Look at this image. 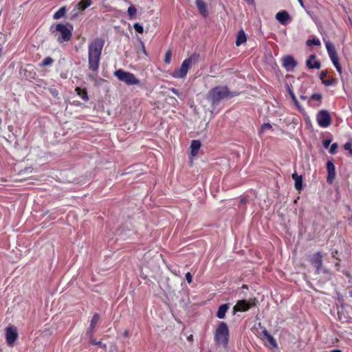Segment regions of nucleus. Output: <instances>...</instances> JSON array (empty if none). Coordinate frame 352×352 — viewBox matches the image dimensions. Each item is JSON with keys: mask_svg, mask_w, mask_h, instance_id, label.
Returning a JSON list of instances; mask_svg holds the SVG:
<instances>
[{"mask_svg": "<svg viewBox=\"0 0 352 352\" xmlns=\"http://www.w3.org/2000/svg\"><path fill=\"white\" fill-rule=\"evenodd\" d=\"M103 45L104 41L102 39H96L89 45V70L93 72L98 70Z\"/></svg>", "mask_w": 352, "mask_h": 352, "instance_id": "f257e3e1", "label": "nucleus"}, {"mask_svg": "<svg viewBox=\"0 0 352 352\" xmlns=\"http://www.w3.org/2000/svg\"><path fill=\"white\" fill-rule=\"evenodd\" d=\"M50 30L54 34V36L56 38L58 41L61 43L71 39L73 26L68 23L65 24L58 23L52 25Z\"/></svg>", "mask_w": 352, "mask_h": 352, "instance_id": "f03ea898", "label": "nucleus"}, {"mask_svg": "<svg viewBox=\"0 0 352 352\" xmlns=\"http://www.w3.org/2000/svg\"><path fill=\"white\" fill-rule=\"evenodd\" d=\"M236 94L231 93L225 86H219L212 89L208 94V99L212 105L218 104L221 100L230 98Z\"/></svg>", "mask_w": 352, "mask_h": 352, "instance_id": "7ed1b4c3", "label": "nucleus"}, {"mask_svg": "<svg viewBox=\"0 0 352 352\" xmlns=\"http://www.w3.org/2000/svg\"><path fill=\"white\" fill-rule=\"evenodd\" d=\"M214 342L217 346L227 349L229 341V329L227 324L220 322L214 332Z\"/></svg>", "mask_w": 352, "mask_h": 352, "instance_id": "20e7f679", "label": "nucleus"}, {"mask_svg": "<svg viewBox=\"0 0 352 352\" xmlns=\"http://www.w3.org/2000/svg\"><path fill=\"white\" fill-rule=\"evenodd\" d=\"M199 55L194 54L191 55L190 57L186 58L183 62L180 67V68L177 70H175L173 72L172 76L175 78H184L189 69L191 67L192 65L198 61Z\"/></svg>", "mask_w": 352, "mask_h": 352, "instance_id": "39448f33", "label": "nucleus"}, {"mask_svg": "<svg viewBox=\"0 0 352 352\" xmlns=\"http://www.w3.org/2000/svg\"><path fill=\"white\" fill-rule=\"evenodd\" d=\"M114 76L120 80L127 85H139L140 80L135 76L129 72H126L122 69H118L114 72Z\"/></svg>", "mask_w": 352, "mask_h": 352, "instance_id": "423d86ee", "label": "nucleus"}, {"mask_svg": "<svg viewBox=\"0 0 352 352\" xmlns=\"http://www.w3.org/2000/svg\"><path fill=\"white\" fill-rule=\"evenodd\" d=\"M5 331L6 342L9 346H12L19 336L17 329L13 325H9L6 328Z\"/></svg>", "mask_w": 352, "mask_h": 352, "instance_id": "0eeeda50", "label": "nucleus"}, {"mask_svg": "<svg viewBox=\"0 0 352 352\" xmlns=\"http://www.w3.org/2000/svg\"><path fill=\"white\" fill-rule=\"evenodd\" d=\"M316 120L318 125L323 128L328 127L331 121L330 114L327 110L320 111L316 116Z\"/></svg>", "mask_w": 352, "mask_h": 352, "instance_id": "6e6552de", "label": "nucleus"}, {"mask_svg": "<svg viewBox=\"0 0 352 352\" xmlns=\"http://www.w3.org/2000/svg\"><path fill=\"white\" fill-rule=\"evenodd\" d=\"M88 7V0H81L73 9L71 13V19H76L82 14V12Z\"/></svg>", "mask_w": 352, "mask_h": 352, "instance_id": "1a4fd4ad", "label": "nucleus"}, {"mask_svg": "<svg viewBox=\"0 0 352 352\" xmlns=\"http://www.w3.org/2000/svg\"><path fill=\"white\" fill-rule=\"evenodd\" d=\"M325 46H326V49L327 50L329 56L331 60L332 61V63H333L335 62L339 61L338 56V54H337V52H336L334 45L329 41H326Z\"/></svg>", "mask_w": 352, "mask_h": 352, "instance_id": "9d476101", "label": "nucleus"}, {"mask_svg": "<svg viewBox=\"0 0 352 352\" xmlns=\"http://www.w3.org/2000/svg\"><path fill=\"white\" fill-rule=\"evenodd\" d=\"M283 66L288 72H292L296 67L297 63L292 56H286L283 58Z\"/></svg>", "mask_w": 352, "mask_h": 352, "instance_id": "9b49d317", "label": "nucleus"}, {"mask_svg": "<svg viewBox=\"0 0 352 352\" xmlns=\"http://www.w3.org/2000/svg\"><path fill=\"white\" fill-rule=\"evenodd\" d=\"M311 262L316 267V272L318 274L320 273L322 264V256L321 253L318 252L314 254L311 257Z\"/></svg>", "mask_w": 352, "mask_h": 352, "instance_id": "f8f14e48", "label": "nucleus"}, {"mask_svg": "<svg viewBox=\"0 0 352 352\" xmlns=\"http://www.w3.org/2000/svg\"><path fill=\"white\" fill-rule=\"evenodd\" d=\"M327 170L328 175L327 177V182L329 184H331L336 177V168L333 163L331 161H328L327 163Z\"/></svg>", "mask_w": 352, "mask_h": 352, "instance_id": "ddd939ff", "label": "nucleus"}, {"mask_svg": "<svg viewBox=\"0 0 352 352\" xmlns=\"http://www.w3.org/2000/svg\"><path fill=\"white\" fill-rule=\"evenodd\" d=\"M276 19L282 25H286L291 21V17L289 13L285 11H280L276 14Z\"/></svg>", "mask_w": 352, "mask_h": 352, "instance_id": "4468645a", "label": "nucleus"}, {"mask_svg": "<svg viewBox=\"0 0 352 352\" xmlns=\"http://www.w3.org/2000/svg\"><path fill=\"white\" fill-rule=\"evenodd\" d=\"M307 67L309 69H320V63L316 60V56L312 54L306 61Z\"/></svg>", "mask_w": 352, "mask_h": 352, "instance_id": "2eb2a0df", "label": "nucleus"}, {"mask_svg": "<svg viewBox=\"0 0 352 352\" xmlns=\"http://www.w3.org/2000/svg\"><path fill=\"white\" fill-rule=\"evenodd\" d=\"M262 334L265 337V338L268 341L270 344V347L272 349H275L278 347L277 342L276 340L273 338L272 335H270L266 329H263L262 331Z\"/></svg>", "mask_w": 352, "mask_h": 352, "instance_id": "dca6fc26", "label": "nucleus"}, {"mask_svg": "<svg viewBox=\"0 0 352 352\" xmlns=\"http://www.w3.org/2000/svg\"><path fill=\"white\" fill-rule=\"evenodd\" d=\"M233 309L234 311H245L250 309V305L246 300H239Z\"/></svg>", "mask_w": 352, "mask_h": 352, "instance_id": "f3484780", "label": "nucleus"}, {"mask_svg": "<svg viewBox=\"0 0 352 352\" xmlns=\"http://www.w3.org/2000/svg\"><path fill=\"white\" fill-rule=\"evenodd\" d=\"M195 3L197 8L199 12V13L204 16H206L208 14L207 6L203 0H196Z\"/></svg>", "mask_w": 352, "mask_h": 352, "instance_id": "a211bd4d", "label": "nucleus"}, {"mask_svg": "<svg viewBox=\"0 0 352 352\" xmlns=\"http://www.w3.org/2000/svg\"><path fill=\"white\" fill-rule=\"evenodd\" d=\"M201 147V142L199 140H194L191 142V155L195 157L198 154V151Z\"/></svg>", "mask_w": 352, "mask_h": 352, "instance_id": "6ab92c4d", "label": "nucleus"}, {"mask_svg": "<svg viewBox=\"0 0 352 352\" xmlns=\"http://www.w3.org/2000/svg\"><path fill=\"white\" fill-rule=\"evenodd\" d=\"M100 315L98 314H95L91 320V324L89 325V333L95 331V329L100 322Z\"/></svg>", "mask_w": 352, "mask_h": 352, "instance_id": "aec40b11", "label": "nucleus"}, {"mask_svg": "<svg viewBox=\"0 0 352 352\" xmlns=\"http://www.w3.org/2000/svg\"><path fill=\"white\" fill-rule=\"evenodd\" d=\"M229 309V305L228 304H224L221 305L217 311V316L219 319H223L225 318L226 314Z\"/></svg>", "mask_w": 352, "mask_h": 352, "instance_id": "412c9836", "label": "nucleus"}, {"mask_svg": "<svg viewBox=\"0 0 352 352\" xmlns=\"http://www.w3.org/2000/svg\"><path fill=\"white\" fill-rule=\"evenodd\" d=\"M246 42V35L243 30H240L238 32L236 39V45L239 46Z\"/></svg>", "mask_w": 352, "mask_h": 352, "instance_id": "4be33fe9", "label": "nucleus"}, {"mask_svg": "<svg viewBox=\"0 0 352 352\" xmlns=\"http://www.w3.org/2000/svg\"><path fill=\"white\" fill-rule=\"evenodd\" d=\"M292 179L295 182V188L298 190H300L302 189V178L301 175H298L296 173H294L292 175Z\"/></svg>", "mask_w": 352, "mask_h": 352, "instance_id": "5701e85b", "label": "nucleus"}, {"mask_svg": "<svg viewBox=\"0 0 352 352\" xmlns=\"http://www.w3.org/2000/svg\"><path fill=\"white\" fill-rule=\"evenodd\" d=\"M66 8L65 6L61 7L57 12L54 14L53 18L54 19L58 20L61 17L64 16L66 14Z\"/></svg>", "mask_w": 352, "mask_h": 352, "instance_id": "b1692460", "label": "nucleus"}, {"mask_svg": "<svg viewBox=\"0 0 352 352\" xmlns=\"http://www.w3.org/2000/svg\"><path fill=\"white\" fill-rule=\"evenodd\" d=\"M77 94L79 95L82 99H87L88 98L86 89H81L79 87L76 89Z\"/></svg>", "mask_w": 352, "mask_h": 352, "instance_id": "393cba45", "label": "nucleus"}, {"mask_svg": "<svg viewBox=\"0 0 352 352\" xmlns=\"http://www.w3.org/2000/svg\"><path fill=\"white\" fill-rule=\"evenodd\" d=\"M53 62H54L53 59L51 57L48 56V57H46L42 61V63H41V65L43 67L51 65L53 63Z\"/></svg>", "mask_w": 352, "mask_h": 352, "instance_id": "a878e982", "label": "nucleus"}, {"mask_svg": "<svg viewBox=\"0 0 352 352\" xmlns=\"http://www.w3.org/2000/svg\"><path fill=\"white\" fill-rule=\"evenodd\" d=\"M322 83L324 85H325L326 86L334 85L337 83V79L334 78H331V79L323 80Z\"/></svg>", "mask_w": 352, "mask_h": 352, "instance_id": "bb28decb", "label": "nucleus"}, {"mask_svg": "<svg viewBox=\"0 0 352 352\" xmlns=\"http://www.w3.org/2000/svg\"><path fill=\"white\" fill-rule=\"evenodd\" d=\"M272 129V126L270 123H265L261 126L260 133H263L266 131L271 130Z\"/></svg>", "mask_w": 352, "mask_h": 352, "instance_id": "cd10ccee", "label": "nucleus"}, {"mask_svg": "<svg viewBox=\"0 0 352 352\" xmlns=\"http://www.w3.org/2000/svg\"><path fill=\"white\" fill-rule=\"evenodd\" d=\"M133 28H134L135 30L140 34H142L144 32L143 26L141 24H140L139 23H135L133 25Z\"/></svg>", "mask_w": 352, "mask_h": 352, "instance_id": "c85d7f7f", "label": "nucleus"}, {"mask_svg": "<svg viewBox=\"0 0 352 352\" xmlns=\"http://www.w3.org/2000/svg\"><path fill=\"white\" fill-rule=\"evenodd\" d=\"M127 12L130 16H133L135 15V14L137 12V10L135 8V6H131L129 7V8L127 10Z\"/></svg>", "mask_w": 352, "mask_h": 352, "instance_id": "c756f323", "label": "nucleus"}, {"mask_svg": "<svg viewBox=\"0 0 352 352\" xmlns=\"http://www.w3.org/2000/svg\"><path fill=\"white\" fill-rule=\"evenodd\" d=\"M89 344H93L95 345H99L100 347H102L104 351L106 350L107 346L105 344H102L100 341L96 342L95 340H90L89 339Z\"/></svg>", "mask_w": 352, "mask_h": 352, "instance_id": "7c9ffc66", "label": "nucleus"}, {"mask_svg": "<svg viewBox=\"0 0 352 352\" xmlns=\"http://www.w3.org/2000/svg\"><path fill=\"white\" fill-rule=\"evenodd\" d=\"M171 59V52L170 50L167 51L165 54L164 62L167 64L170 63Z\"/></svg>", "mask_w": 352, "mask_h": 352, "instance_id": "2f4dec72", "label": "nucleus"}, {"mask_svg": "<svg viewBox=\"0 0 352 352\" xmlns=\"http://www.w3.org/2000/svg\"><path fill=\"white\" fill-rule=\"evenodd\" d=\"M307 45H310L311 43L314 45H320V41L319 39L318 38H313L312 40H308L307 41Z\"/></svg>", "mask_w": 352, "mask_h": 352, "instance_id": "473e14b6", "label": "nucleus"}, {"mask_svg": "<svg viewBox=\"0 0 352 352\" xmlns=\"http://www.w3.org/2000/svg\"><path fill=\"white\" fill-rule=\"evenodd\" d=\"M338 147V146L337 143L332 144L329 149V153L332 155L335 154L336 153Z\"/></svg>", "mask_w": 352, "mask_h": 352, "instance_id": "72a5a7b5", "label": "nucleus"}, {"mask_svg": "<svg viewBox=\"0 0 352 352\" xmlns=\"http://www.w3.org/2000/svg\"><path fill=\"white\" fill-rule=\"evenodd\" d=\"M311 98L314 100H320L322 98V96L320 94H314L311 95Z\"/></svg>", "mask_w": 352, "mask_h": 352, "instance_id": "f704fd0d", "label": "nucleus"}, {"mask_svg": "<svg viewBox=\"0 0 352 352\" xmlns=\"http://www.w3.org/2000/svg\"><path fill=\"white\" fill-rule=\"evenodd\" d=\"M331 142V139H325L322 141V144H323V146L325 148H327L330 144Z\"/></svg>", "mask_w": 352, "mask_h": 352, "instance_id": "c9c22d12", "label": "nucleus"}, {"mask_svg": "<svg viewBox=\"0 0 352 352\" xmlns=\"http://www.w3.org/2000/svg\"><path fill=\"white\" fill-rule=\"evenodd\" d=\"M186 276V280H187V282H188V283H192V275H191V274H190V272H187V273L186 274V276Z\"/></svg>", "mask_w": 352, "mask_h": 352, "instance_id": "e433bc0d", "label": "nucleus"}, {"mask_svg": "<svg viewBox=\"0 0 352 352\" xmlns=\"http://www.w3.org/2000/svg\"><path fill=\"white\" fill-rule=\"evenodd\" d=\"M344 149H345V150H349V151H350L351 154H352V148H351V143H349V142H346V143L344 144Z\"/></svg>", "mask_w": 352, "mask_h": 352, "instance_id": "4c0bfd02", "label": "nucleus"}, {"mask_svg": "<svg viewBox=\"0 0 352 352\" xmlns=\"http://www.w3.org/2000/svg\"><path fill=\"white\" fill-rule=\"evenodd\" d=\"M327 71H322L320 73V78L322 80V82H323V80H325L324 78L327 76Z\"/></svg>", "mask_w": 352, "mask_h": 352, "instance_id": "58836bf2", "label": "nucleus"}, {"mask_svg": "<svg viewBox=\"0 0 352 352\" xmlns=\"http://www.w3.org/2000/svg\"><path fill=\"white\" fill-rule=\"evenodd\" d=\"M173 94H175V95H177V96H180V94L179 93L178 90L176 89L175 88H171L170 89Z\"/></svg>", "mask_w": 352, "mask_h": 352, "instance_id": "ea45409f", "label": "nucleus"}, {"mask_svg": "<svg viewBox=\"0 0 352 352\" xmlns=\"http://www.w3.org/2000/svg\"><path fill=\"white\" fill-rule=\"evenodd\" d=\"M248 4L250 5H254V0H245Z\"/></svg>", "mask_w": 352, "mask_h": 352, "instance_id": "a19ab883", "label": "nucleus"}, {"mask_svg": "<svg viewBox=\"0 0 352 352\" xmlns=\"http://www.w3.org/2000/svg\"><path fill=\"white\" fill-rule=\"evenodd\" d=\"M336 69H337V67H340L339 61L335 62L333 63Z\"/></svg>", "mask_w": 352, "mask_h": 352, "instance_id": "79ce46f5", "label": "nucleus"}, {"mask_svg": "<svg viewBox=\"0 0 352 352\" xmlns=\"http://www.w3.org/2000/svg\"><path fill=\"white\" fill-rule=\"evenodd\" d=\"M336 70L338 71V72L340 74V75L342 74V67L341 66L340 67H337V69Z\"/></svg>", "mask_w": 352, "mask_h": 352, "instance_id": "37998d69", "label": "nucleus"}, {"mask_svg": "<svg viewBox=\"0 0 352 352\" xmlns=\"http://www.w3.org/2000/svg\"><path fill=\"white\" fill-rule=\"evenodd\" d=\"M142 52L146 54V50H145L144 45L142 43Z\"/></svg>", "mask_w": 352, "mask_h": 352, "instance_id": "c03bdc74", "label": "nucleus"}, {"mask_svg": "<svg viewBox=\"0 0 352 352\" xmlns=\"http://www.w3.org/2000/svg\"><path fill=\"white\" fill-rule=\"evenodd\" d=\"M123 336H124V337H127V336H129V332H128L127 331H125L124 332V333H123Z\"/></svg>", "mask_w": 352, "mask_h": 352, "instance_id": "a18cd8bd", "label": "nucleus"}, {"mask_svg": "<svg viewBox=\"0 0 352 352\" xmlns=\"http://www.w3.org/2000/svg\"><path fill=\"white\" fill-rule=\"evenodd\" d=\"M331 254H332V256H333V257H335V256H336V255L338 254V251H337V250H336L335 252H332V253H331Z\"/></svg>", "mask_w": 352, "mask_h": 352, "instance_id": "49530a36", "label": "nucleus"}, {"mask_svg": "<svg viewBox=\"0 0 352 352\" xmlns=\"http://www.w3.org/2000/svg\"><path fill=\"white\" fill-rule=\"evenodd\" d=\"M187 339L188 341L192 340V335H190V336H188Z\"/></svg>", "mask_w": 352, "mask_h": 352, "instance_id": "de8ad7c7", "label": "nucleus"}, {"mask_svg": "<svg viewBox=\"0 0 352 352\" xmlns=\"http://www.w3.org/2000/svg\"><path fill=\"white\" fill-rule=\"evenodd\" d=\"M292 99H293V100H294H294H296V97H295V96H294V94H292Z\"/></svg>", "mask_w": 352, "mask_h": 352, "instance_id": "09e8293b", "label": "nucleus"}, {"mask_svg": "<svg viewBox=\"0 0 352 352\" xmlns=\"http://www.w3.org/2000/svg\"><path fill=\"white\" fill-rule=\"evenodd\" d=\"M298 2L300 3V4L303 7V6H304V5H303V1H302V0H298Z\"/></svg>", "mask_w": 352, "mask_h": 352, "instance_id": "8fccbe9b", "label": "nucleus"}, {"mask_svg": "<svg viewBox=\"0 0 352 352\" xmlns=\"http://www.w3.org/2000/svg\"><path fill=\"white\" fill-rule=\"evenodd\" d=\"M336 267L337 270H339L340 265L338 263H336Z\"/></svg>", "mask_w": 352, "mask_h": 352, "instance_id": "3c124183", "label": "nucleus"}, {"mask_svg": "<svg viewBox=\"0 0 352 352\" xmlns=\"http://www.w3.org/2000/svg\"><path fill=\"white\" fill-rule=\"evenodd\" d=\"M331 352H342V351L340 350L336 349V350L331 351Z\"/></svg>", "mask_w": 352, "mask_h": 352, "instance_id": "603ef678", "label": "nucleus"}, {"mask_svg": "<svg viewBox=\"0 0 352 352\" xmlns=\"http://www.w3.org/2000/svg\"><path fill=\"white\" fill-rule=\"evenodd\" d=\"M294 102H295V104H296V105H298V103L297 100H294Z\"/></svg>", "mask_w": 352, "mask_h": 352, "instance_id": "864d4df0", "label": "nucleus"}, {"mask_svg": "<svg viewBox=\"0 0 352 352\" xmlns=\"http://www.w3.org/2000/svg\"><path fill=\"white\" fill-rule=\"evenodd\" d=\"M324 272H325V273H328V272H329V271H328L327 270H324Z\"/></svg>", "mask_w": 352, "mask_h": 352, "instance_id": "5fc2aeb1", "label": "nucleus"}, {"mask_svg": "<svg viewBox=\"0 0 352 352\" xmlns=\"http://www.w3.org/2000/svg\"><path fill=\"white\" fill-rule=\"evenodd\" d=\"M351 296L352 297V292H351Z\"/></svg>", "mask_w": 352, "mask_h": 352, "instance_id": "6e6d98bb", "label": "nucleus"}]
</instances>
